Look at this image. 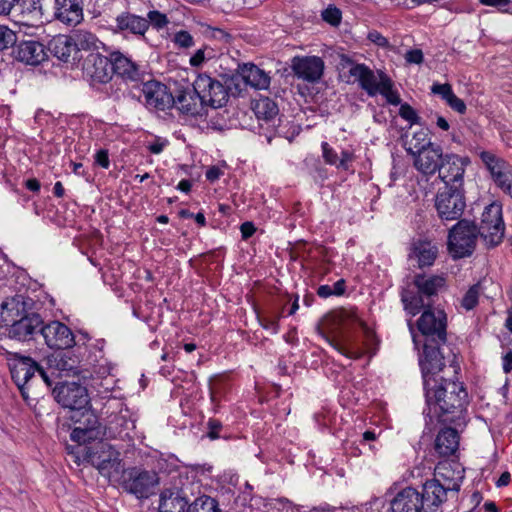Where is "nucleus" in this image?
Wrapping results in <instances>:
<instances>
[{
    "instance_id": "59",
    "label": "nucleus",
    "mask_w": 512,
    "mask_h": 512,
    "mask_svg": "<svg viewBox=\"0 0 512 512\" xmlns=\"http://www.w3.org/2000/svg\"><path fill=\"white\" fill-rule=\"evenodd\" d=\"M95 162L101 166L102 168H105L107 169L109 167V157H108V152L106 150H99L96 154H95Z\"/></svg>"
},
{
    "instance_id": "18",
    "label": "nucleus",
    "mask_w": 512,
    "mask_h": 512,
    "mask_svg": "<svg viewBox=\"0 0 512 512\" xmlns=\"http://www.w3.org/2000/svg\"><path fill=\"white\" fill-rule=\"evenodd\" d=\"M45 343L51 349L65 350L75 344L72 331L68 326L59 321H51L40 329Z\"/></svg>"
},
{
    "instance_id": "63",
    "label": "nucleus",
    "mask_w": 512,
    "mask_h": 512,
    "mask_svg": "<svg viewBox=\"0 0 512 512\" xmlns=\"http://www.w3.org/2000/svg\"><path fill=\"white\" fill-rule=\"evenodd\" d=\"M502 368L505 373H510L512 371V351L509 350L502 357Z\"/></svg>"
},
{
    "instance_id": "16",
    "label": "nucleus",
    "mask_w": 512,
    "mask_h": 512,
    "mask_svg": "<svg viewBox=\"0 0 512 512\" xmlns=\"http://www.w3.org/2000/svg\"><path fill=\"white\" fill-rule=\"evenodd\" d=\"M141 91L144 104L149 109L165 111L174 106V96L166 85L158 81L151 80L143 83Z\"/></svg>"
},
{
    "instance_id": "54",
    "label": "nucleus",
    "mask_w": 512,
    "mask_h": 512,
    "mask_svg": "<svg viewBox=\"0 0 512 512\" xmlns=\"http://www.w3.org/2000/svg\"><path fill=\"white\" fill-rule=\"evenodd\" d=\"M446 103L449 105V107L451 109H453L454 111H456L460 114H464L466 111V104L464 103V101L462 99L457 97L454 93L451 95V97H449V99H447Z\"/></svg>"
},
{
    "instance_id": "9",
    "label": "nucleus",
    "mask_w": 512,
    "mask_h": 512,
    "mask_svg": "<svg viewBox=\"0 0 512 512\" xmlns=\"http://www.w3.org/2000/svg\"><path fill=\"white\" fill-rule=\"evenodd\" d=\"M480 231L474 222L460 220L450 230L448 236L449 251L454 258H463L472 254Z\"/></svg>"
},
{
    "instance_id": "23",
    "label": "nucleus",
    "mask_w": 512,
    "mask_h": 512,
    "mask_svg": "<svg viewBox=\"0 0 512 512\" xmlns=\"http://www.w3.org/2000/svg\"><path fill=\"white\" fill-rule=\"evenodd\" d=\"M391 512H421L423 499L415 488L406 487L396 494L390 502Z\"/></svg>"
},
{
    "instance_id": "45",
    "label": "nucleus",
    "mask_w": 512,
    "mask_h": 512,
    "mask_svg": "<svg viewBox=\"0 0 512 512\" xmlns=\"http://www.w3.org/2000/svg\"><path fill=\"white\" fill-rule=\"evenodd\" d=\"M478 299H479V287H478V285H473L465 293V295L462 299V306L466 310H471L478 304Z\"/></svg>"
},
{
    "instance_id": "31",
    "label": "nucleus",
    "mask_w": 512,
    "mask_h": 512,
    "mask_svg": "<svg viewBox=\"0 0 512 512\" xmlns=\"http://www.w3.org/2000/svg\"><path fill=\"white\" fill-rule=\"evenodd\" d=\"M459 434L455 428L446 427L441 429L435 439V450L443 457H448L458 450Z\"/></svg>"
},
{
    "instance_id": "48",
    "label": "nucleus",
    "mask_w": 512,
    "mask_h": 512,
    "mask_svg": "<svg viewBox=\"0 0 512 512\" xmlns=\"http://www.w3.org/2000/svg\"><path fill=\"white\" fill-rule=\"evenodd\" d=\"M481 4L485 6H491L497 8L499 11L504 13H510L512 11L511 0H479Z\"/></svg>"
},
{
    "instance_id": "12",
    "label": "nucleus",
    "mask_w": 512,
    "mask_h": 512,
    "mask_svg": "<svg viewBox=\"0 0 512 512\" xmlns=\"http://www.w3.org/2000/svg\"><path fill=\"white\" fill-rule=\"evenodd\" d=\"M435 207L442 220L459 219L466 207L463 187L445 186L436 196Z\"/></svg>"
},
{
    "instance_id": "8",
    "label": "nucleus",
    "mask_w": 512,
    "mask_h": 512,
    "mask_svg": "<svg viewBox=\"0 0 512 512\" xmlns=\"http://www.w3.org/2000/svg\"><path fill=\"white\" fill-rule=\"evenodd\" d=\"M414 284L418 293L414 296L403 295L402 301L405 309L412 315H416L424 307L432 305V297L436 296L438 291L445 285V279L442 276L416 275Z\"/></svg>"
},
{
    "instance_id": "40",
    "label": "nucleus",
    "mask_w": 512,
    "mask_h": 512,
    "mask_svg": "<svg viewBox=\"0 0 512 512\" xmlns=\"http://www.w3.org/2000/svg\"><path fill=\"white\" fill-rule=\"evenodd\" d=\"M213 57V49L208 46H203L202 48L195 51V53L190 57L189 64L192 67H200L206 60L211 59Z\"/></svg>"
},
{
    "instance_id": "17",
    "label": "nucleus",
    "mask_w": 512,
    "mask_h": 512,
    "mask_svg": "<svg viewBox=\"0 0 512 512\" xmlns=\"http://www.w3.org/2000/svg\"><path fill=\"white\" fill-rule=\"evenodd\" d=\"M470 163L468 158L456 154H446L441 164L439 178L446 186L463 187L466 166Z\"/></svg>"
},
{
    "instance_id": "22",
    "label": "nucleus",
    "mask_w": 512,
    "mask_h": 512,
    "mask_svg": "<svg viewBox=\"0 0 512 512\" xmlns=\"http://www.w3.org/2000/svg\"><path fill=\"white\" fill-rule=\"evenodd\" d=\"M38 364L30 357H18L10 365V372L13 381L18 386L21 394L26 398L25 388L29 381L35 376Z\"/></svg>"
},
{
    "instance_id": "13",
    "label": "nucleus",
    "mask_w": 512,
    "mask_h": 512,
    "mask_svg": "<svg viewBox=\"0 0 512 512\" xmlns=\"http://www.w3.org/2000/svg\"><path fill=\"white\" fill-rule=\"evenodd\" d=\"M195 89L200 95L202 102L208 111V108L217 109L223 107L229 94L226 87L218 80L207 74H199L195 79Z\"/></svg>"
},
{
    "instance_id": "6",
    "label": "nucleus",
    "mask_w": 512,
    "mask_h": 512,
    "mask_svg": "<svg viewBox=\"0 0 512 512\" xmlns=\"http://www.w3.org/2000/svg\"><path fill=\"white\" fill-rule=\"evenodd\" d=\"M116 481L124 491L138 499L149 498L159 485V477L155 471L140 467L124 468Z\"/></svg>"
},
{
    "instance_id": "57",
    "label": "nucleus",
    "mask_w": 512,
    "mask_h": 512,
    "mask_svg": "<svg viewBox=\"0 0 512 512\" xmlns=\"http://www.w3.org/2000/svg\"><path fill=\"white\" fill-rule=\"evenodd\" d=\"M353 161V154L348 150H343L341 152V157L338 158L337 168H342L343 170H348L351 162Z\"/></svg>"
},
{
    "instance_id": "4",
    "label": "nucleus",
    "mask_w": 512,
    "mask_h": 512,
    "mask_svg": "<svg viewBox=\"0 0 512 512\" xmlns=\"http://www.w3.org/2000/svg\"><path fill=\"white\" fill-rule=\"evenodd\" d=\"M449 467V464L438 465L435 470V478L424 483L420 495L425 512H437L440 505L446 500L448 491H459V481L451 480L448 477V473L451 472Z\"/></svg>"
},
{
    "instance_id": "60",
    "label": "nucleus",
    "mask_w": 512,
    "mask_h": 512,
    "mask_svg": "<svg viewBox=\"0 0 512 512\" xmlns=\"http://www.w3.org/2000/svg\"><path fill=\"white\" fill-rule=\"evenodd\" d=\"M368 39L381 47L388 45V40L377 31L369 32Z\"/></svg>"
},
{
    "instance_id": "26",
    "label": "nucleus",
    "mask_w": 512,
    "mask_h": 512,
    "mask_svg": "<svg viewBox=\"0 0 512 512\" xmlns=\"http://www.w3.org/2000/svg\"><path fill=\"white\" fill-rule=\"evenodd\" d=\"M112 74H117L125 80L137 81L140 79L139 66L127 55L120 51L110 53Z\"/></svg>"
},
{
    "instance_id": "55",
    "label": "nucleus",
    "mask_w": 512,
    "mask_h": 512,
    "mask_svg": "<svg viewBox=\"0 0 512 512\" xmlns=\"http://www.w3.org/2000/svg\"><path fill=\"white\" fill-rule=\"evenodd\" d=\"M207 427H208L207 436L210 439L214 440V439L219 438L218 432L222 428V424L220 421H218L216 419H209V421L207 423Z\"/></svg>"
},
{
    "instance_id": "38",
    "label": "nucleus",
    "mask_w": 512,
    "mask_h": 512,
    "mask_svg": "<svg viewBox=\"0 0 512 512\" xmlns=\"http://www.w3.org/2000/svg\"><path fill=\"white\" fill-rule=\"evenodd\" d=\"M187 512H219L218 503L210 496L202 495L188 505Z\"/></svg>"
},
{
    "instance_id": "25",
    "label": "nucleus",
    "mask_w": 512,
    "mask_h": 512,
    "mask_svg": "<svg viewBox=\"0 0 512 512\" xmlns=\"http://www.w3.org/2000/svg\"><path fill=\"white\" fill-rule=\"evenodd\" d=\"M189 500L184 488L165 489L160 494V512H187Z\"/></svg>"
},
{
    "instance_id": "11",
    "label": "nucleus",
    "mask_w": 512,
    "mask_h": 512,
    "mask_svg": "<svg viewBox=\"0 0 512 512\" xmlns=\"http://www.w3.org/2000/svg\"><path fill=\"white\" fill-rule=\"evenodd\" d=\"M478 230L488 247H495L502 242L505 225L500 204L493 202L485 207Z\"/></svg>"
},
{
    "instance_id": "10",
    "label": "nucleus",
    "mask_w": 512,
    "mask_h": 512,
    "mask_svg": "<svg viewBox=\"0 0 512 512\" xmlns=\"http://www.w3.org/2000/svg\"><path fill=\"white\" fill-rule=\"evenodd\" d=\"M407 153L413 157L416 170L424 176H432L439 172L445 156L441 146L432 142L422 145L411 143Z\"/></svg>"
},
{
    "instance_id": "36",
    "label": "nucleus",
    "mask_w": 512,
    "mask_h": 512,
    "mask_svg": "<svg viewBox=\"0 0 512 512\" xmlns=\"http://www.w3.org/2000/svg\"><path fill=\"white\" fill-rule=\"evenodd\" d=\"M479 156L486 168L489 170L492 178L502 174L504 170L510 167L503 158L498 157L490 151H482Z\"/></svg>"
},
{
    "instance_id": "43",
    "label": "nucleus",
    "mask_w": 512,
    "mask_h": 512,
    "mask_svg": "<svg viewBox=\"0 0 512 512\" xmlns=\"http://www.w3.org/2000/svg\"><path fill=\"white\" fill-rule=\"evenodd\" d=\"M148 26L151 25L153 28L160 30L167 26L169 20L166 14H163L157 10H151L147 13Z\"/></svg>"
},
{
    "instance_id": "52",
    "label": "nucleus",
    "mask_w": 512,
    "mask_h": 512,
    "mask_svg": "<svg viewBox=\"0 0 512 512\" xmlns=\"http://www.w3.org/2000/svg\"><path fill=\"white\" fill-rule=\"evenodd\" d=\"M321 147L325 162L327 164L335 165L337 167L339 157L336 151L333 148H331L327 142H323Z\"/></svg>"
},
{
    "instance_id": "30",
    "label": "nucleus",
    "mask_w": 512,
    "mask_h": 512,
    "mask_svg": "<svg viewBox=\"0 0 512 512\" xmlns=\"http://www.w3.org/2000/svg\"><path fill=\"white\" fill-rule=\"evenodd\" d=\"M136 419L132 413L126 408L112 417L107 427L108 432L105 434L109 437H125L129 436V432L135 429Z\"/></svg>"
},
{
    "instance_id": "47",
    "label": "nucleus",
    "mask_w": 512,
    "mask_h": 512,
    "mask_svg": "<svg viewBox=\"0 0 512 512\" xmlns=\"http://www.w3.org/2000/svg\"><path fill=\"white\" fill-rule=\"evenodd\" d=\"M322 18L325 22L337 26L341 21V11L335 6H329L322 12Z\"/></svg>"
},
{
    "instance_id": "37",
    "label": "nucleus",
    "mask_w": 512,
    "mask_h": 512,
    "mask_svg": "<svg viewBox=\"0 0 512 512\" xmlns=\"http://www.w3.org/2000/svg\"><path fill=\"white\" fill-rule=\"evenodd\" d=\"M253 110L258 119L269 121L278 114L276 103L269 98H261L257 100L253 106Z\"/></svg>"
},
{
    "instance_id": "7",
    "label": "nucleus",
    "mask_w": 512,
    "mask_h": 512,
    "mask_svg": "<svg viewBox=\"0 0 512 512\" xmlns=\"http://www.w3.org/2000/svg\"><path fill=\"white\" fill-rule=\"evenodd\" d=\"M48 2L52 3L51 16L63 25L75 27L84 20L83 0H32V7L41 16L48 10Z\"/></svg>"
},
{
    "instance_id": "5",
    "label": "nucleus",
    "mask_w": 512,
    "mask_h": 512,
    "mask_svg": "<svg viewBox=\"0 0 512 512\" xmlns=\"http://www.w3.org/2000/svg\"><path fill=\"white\" fill-rule=\"evenodd\" d=\"M87 461L109 481H116L124 470L120 452L107 442H99L89 448Z\"/></svg>"
},
{
    "instance_id": "28",
    "label": "nucleus",
    "mask_w": 512,
    "mask_h": 512,
    "mask_svg": "<svg viewBox=\"0 0 512 512\" xmlns=\"http://www.w3.org/2000/svg\"><path fill=\"white\" fill-rule=\"evenodd\" d=\"M238 71L243 81L252 88L264 90L270 86V76L255 64L239 65Z\"/></svg>"
},
{
    "instance_id": "50",
    "label": "nucleus",
    "mask_w": 512,
    "mask_h": 512,
    "mask_svg": "<svg viewBox=\"0 0 512 512\" xmlns=\"http://www.w3.org/2000/svg\"><path fill=\"white\" fill-rule=\"evenodd\" d=\"M280 319V314H275L273 316L267 317H259V322L264 329L271 330L272 333L276 334L278 332V321Z\"/></svg>"
},
{
    "instance_id": "39",
    "label": "nucleus",
    "mask_w": 512,
    "mask_h": 512,
    "mask_svg": "<svg viewBox=\"0 0 512 512\" xmlns=\"http://www.w3.org/2000/svg\"><path fill=\"white\" fill-rule=\"evenodd\" d=\"M388 103L392 105H401V99L397 91L393 89V82L387 75L381 76V85L378 92Z\"/></svg>"
},
{
    "instance_id": "32",
    "label": "nucleus",
    "mask_w": 512,
    "mask_h": 512,
    "mask_svg": "<svg viewBox=\"0 0 512 512\" xmlns=\"http://www.w3.org/2000/svg\"><path fill=\"white\" fill-rule=\"evenodd\" d=\"M16 57L19 61L29 65L40 64L46 56L44 46L38 41H22L16 51Z\"/></svg>"
},
{
    "instance_id": "33",
    "label": "nucleus",
    "mask_w": 512,
    "mask_h": 512,
    "mask_svg": "<svg viewBox=\"0 0 512 512\" xmlns=\"http://www.w3.org/2000/svg\"><path fill=\"white\" fill-rule=\"evenodd\" d=\"M50 52L62 62H69L71 57L76 54V46L71 36L57 35L49 42Z\"/></svg>"
},
{
    "instance_id": "2",
    "label": "nucleus",
    "mask_w": 512,
    "mask_h": 512,
    "mask_svg": "<svg viewBox=\"0 0 512 512\" xmlns=\"http://www.w3.org/2000/svg\"><path fill=\"white\" fill-rule=\"evenodd\" d=\"M425 308L417 320V327L424 338L419 364L426 377L429 372L442 371L445 366L441 347L447 342V316L441 309Z\"/></svg>"
},
{
    "instance_id": "64",
    "label": "nucleus",
    "mask_w": 512,
    "mask_h": 512,
    "mask_svg": "<svg viewBox=\"0 0 512 512\" xmlns=\"http://www.w3.org/2000/svg\"><path fill=\"white\" fill-rule=\"evenodd\" d=\"M332 286L334 296H341L345 293L346 283L344 279H340L335 282Z\"/></svg>"
},
{
    "instance_id": "15",
    "label": "nucleus",
    "mask_w": 512,
    "mask_h": 512,
    "mask_svg": "<svg viewBox=\"0 0 512 512\" xmlns=\"http://www.w3.org/2000/svg\"><path fill=\"white\" fill-rule=\"evenodd\" d=\"M83 73L93 86L108 83L113 76L110 56L89 54L83 64Z\"/></svg>"
},
{
    "instance_id": "61",
    "label": "nucleus",
    "mask_w": 512,
    "mask_h": 512,
    "mask_svg": "<svg viewBox=\"0 0 512 512\" xmlns=\"http://www.w3.org/2000/svg\"><path fill=\"white\" fill-rule=\"evenodd\" d=\"M18 0H0V14L8 15Z\"/></svg>"
},
{
    "instance_id": "24",
    "label": "nucleus",
    "mask_w": 512,
    "mask_h": 512,
    "mask_svg": "<svg viewBox=\"0 0 512 512\" xmlns=\"http://www.w3.org/2000/svg\"><path fill=\"white\" fill-rule=\"evenodd\" d=\"M438 255V247L431 241L416 240L412 242L409 252V260L415 262L419 268L430 267Z\"/></svg>"
},
{
    "instance_id": "14",
    "label": "nucleus",
    "mask_w": 512,
    "mask_h": 512,
    "mask_svg": "<svg viewBox=\"0 0 512 512\" xmlns=\"http://www.w3.org/2000/svg\"><path fill=\"white\" fill-rule=\"evenodd\" d=\"M55 400L64 408L82 410L90 402L85 386L76 382H63L53 390Z\"/></svg>"
},
{
    "instance_id": "3",
    "label": "nucleus",
    "mask_w": 512,
    "mask_h": 512,
    "mask_svg": "<svg viewBox=\"0 0 512 512\" xmlns=\"http://www.w3.org/2000/svg\"><path fill=\"white\" fill-rule=\"evenodd\" d=\"M26 301L17 296L2 304L0 325L8 328V336L19 341L32 338L43 321L39 314L26 310Z\"/></svg>"
},
{
    "instance_id": "20",
    "label": "nucleus",
    "mask_w": 512,
    "mask_h": 512,
    "mask_svg": "<svg viewBox=\"0 0 512 512\" xmlns=\"http://www.w3.org/2000/svg\"><path fill=\"white\" fill-rule=\"evenodd\" d=\"M324 67V61L318 56H297L292 59L291 64L295 76L310 83L321 79Z\"/></svg>"
},
{
    "instance_id": "27",
    "label": "nucleus",
    "mask_w": 512,
    "mask_h": 512,
    "mask_svg": "<svg viewBox=\"0 0 512 512\" xmlns=\"http://www.w3.org/2000/svg\"><path fill=\"white\" fill-rule=\"evenodd\" d=\"M116 30L122 33H131L144 36L148 30V20L130 12H122L115 18Z\"/></svg>"
},
{
    "instance_id": "29",
    "label": "nucleus",
    "mask_w": 512,
    "mask_h": 512,
    "mask_svg": "<svg viewBox=\"0 0 512 512\" xmlns=\"http://www.w3.org/2000/svg\"><path fill=\"white\" fill-rule=\"evenodd\" d=\"M86 417L87 424L75 427L71 432V440L78 443H86L96 439L101 434V425L98 419L91 412L83 413Z\"/></svg>"
},
{
    "instance_id": "21",
    "label": "nucleus",
    "mask_w": 512,
    "mask_h": 512,
    "mask_svg": "<svg viewBox=\"0 0 512 512\" xmlns=\"http://www.w3.org/2000/svg\"><path fill=\"white\" fill-rule=\"evenodd\" d=\"M174 106L185 115L192 117H204L207 115V110L195 89V82L192 88L179 90L174 96Z\"/></svg>"
},
{
    "instance_id": "51",
    "label": "nucleus",
    "mask_w": 512,
    "mask_h": 512,
    "mask_svg": "<svg viewBox=\"0 0 512 512\" xmlns=\"http://www.w3.org/2000/svg\"><path fill=\"white\" fill-rule=\"evenodd\" d=\"M431 92L435 95H439L445 101H447V99H449V97L454 93L451 85L448 83H434L431 86Z\"/></svg>"
},
{
    "instance_id": "62",
    "label": "nucleus",
    "mask_w": 512,
    "mask_h": 512,
    "mask_svg": "<svg viewBox=\"0 0 512 512\" xmlns=\"http://www.w3.org/2000/svg\"><path fill=\"white\" fill-rule=\"evenodd\" d=\"M222 175V171L220 170V168L216 167V166H211L207 171H206V178L207 180H209L210 182H214L216 180H218L220 178V176Z\"/></svg>"
},
{
    "instance_id": "42",
    "label": "nucleus",
    "mask_w": 512,
    "mask_h": 512,
    "mask_svg": "<svg viewBox=\"0 0 512 512\" xmlns=\"http://www.w3.org/2000/svg\"><path fill=\"white\" fill-rule=\"evenodd\" d=\"M399 115L402 119L406 120L410 126L421 123V118L419 117L418 113L408 103H402L400 105Z\"/></svg>"
},
{
    "instance_id": "44",
    "label": "nucleus",
    "mask_w": 512,
    "mask_h": 512,
    "mask_svg": "<svg viewBox=\"0 0 512 512\" xmlns=\"http://www.w3.org/2000/svg\"><path fill=\"white\" fill-rule=\"evenodd\" d=\"M56 368L60 372H64L67 375L70 373L77 374L76 360L71 358H66L65 355H59V358H56Z\"/></svg>"
},
{
    "instance_id": "1",
    "label": "nucleus",
    "mask_w": 512,
    "mask_h": 512,
    "mask_svg": "<svg viewBox=\"0 0 512 512\" xmlns=\"http://www.w3.org/2000/svg\"><path fill=\"white\" fill-rule=\"evenodd\" d=\"M439 371H431L426 377L422 373L426 401L437 406L441 412V421L448 422L455 427H464L467 424L468 393L462 382L441 377L439 385L434 376Z\"/></svg>"
},
{
    "instance_id": "46",
    "label": "nucleus",
    "mask_w": 512,
    "mask_h": 512,
    "mask_svg": "<svg viewBox=\"0 0 512 512\" xmlns=\"http://www.w3.org/2000/svg\"><path fill=\"white\" fill-rule=\"evenodd\" d=\"M16 42L15 33L8 27L0 25V51H3Z\"/></svg>"
},
{
    "instance_id": "41",
    "label": "nucleus",
    "mask_w": 512,
    "mask_h": 512,
    "mask_svg": "<svg viewBox=\"0 0 512 512\" xmlns=\"http://www.w3.org/2000/svg\"><path fill=\"white\" fill-rule=\"evenodd\" d=\"M172 42L180 49H188L195 44L193 36L186 30L174 33Z\"/></svg>"
},
{
    "instance_id": "58",
    "label": "nucleus",
    "mask_w": 512,
    "mask_h": 512,
    "mask_svg": "<svg viewBox=\"0 0 512 512\" xmlns=\"http://www.w3.org/2000/svg\"><path fill=\"white\" fill-rule=\"evenodd\" d=\"M240 231L242 238L247 240L255 233L256 228L252 222L247 221L241 224Z\"/></svg>"
},
{
    "instance_id": "49",
    "label": "nucleus",
    "mask_w": 512,
    "mask_h": 512,
    "mask_svg": "<svg viewBox=\"0 0 512 512\" xmlns=\"http://www.w3.org/2000/svg\"><path fill=\"white\" fill-rule=\"evenodd\" d=\"M204 32L206 35H209L210 37L220 40V41H223L225 43L230 42V40L232 38L230 33H228L227 31H225L221 28L206 26V29Z\"/></svg>"
},
{
    "instance_id": "53",
    "label": "nucleus",
    "mask_w": 512,
    "mask_h": 512,
    "mask_svg": "<svg viewBox=\"0 0 512 512\" xmlns=\"http://www.w3.org/2000/svg\"><path fill=\"white\" fill-rule=\"evenodd\" d=\"M496 185L503 191L504 188L512 181V169L511 167L507 168L502 172V174L497 175L492 178Z\"/></svg>"
},
{
    "instance_id": "19",
    "label": "nucleus",
    "mask_w": 512,
    "mask_h": 512,
    "mask_svg": "<svg viewBox=\"0 0 512 512\" xmlns=\"http://www.w3.org/2000/svg\"><path fill=\"white\" fill-rule=\"evenodd\" d=\"M342 62L347 63L349 68V74L354 77L355 81L359 82V85L365 90L368 95L375 96L378 94L381 85V76L386 75L383 72L374 73L365 64H354L348 57L342 56Z\"/></svg>"
},
{
    "instance_id": "35",
    "label": "nucleus",
    "mask_w": 512,
    "mask_h": 512,
    "mask_svg": "<svg viewBox=\"0 0 512 512\" xmlns=\"http://www.w3.org/2000/svg\"><path fill=\"white\" fill-rule=\"evenodd\" d=\"M76 46V52L79 50L92 51L99 48L101 42L95 34L87 30H76L71 36Z\"/></svg>"
},
{
    "instance_id": "34",
    "label": "nucleus",
    "mask_w": 512,
    "mask_h": 512,
    "mask_svg": "<svg viewBox=\"0 0 512 512\" xmlns=\"http://www.w3.org/2000/svg\"><path fill=\"white\" fill-rule=\"evenodd\" d=\"M326 339L335 350L350 359H359L364 354L362 344L350 336H345L341 340Z\"/></svg>"
},
{
    "instance_id": "56",
    "label": "nucleus",
    "mask_w": 512,
    "mask_h": 512,
    "mask_svg": "<svg viewBox=\"0 0 512 512\" xmlns=\"http://www.w3.org/2000/svg\"><path fill=\"white\" fill-rule=\"evenodd\" d=\"M423 58V52L420 49H412L405 54V60L411 64H421Z\"/></svg>"
}]
</instances>
